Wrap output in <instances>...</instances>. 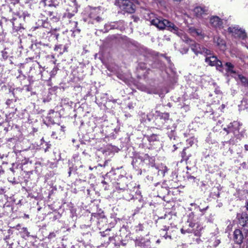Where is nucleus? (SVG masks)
Masks as SVG:
<instances>
[{
	"label": "nucleus",
	"mask_w": 248,
	"mask_h": 248,
	"mask_svg": "<svg viewBox=\"0 0 248 248\" xmlns=\"http://www.w3.org/2000/svg\"><path fill=\"white\" fill-rule=\"evenodd\" d=\"M171 228L169 226H165L160 230V235L166 240H172V235L173 231Z\"/></svg>",
	"instance_id": "obj_15"
},
{
	"label": "nucleus",
	"mask_w": 248,
	"mask_h": 248,
	"mask_svg": "<svg viewBox=\"0 0 248 248\" xmlns=\"http://www.w3.org/2000/svg\"><path fill=\"white\" fill-rule=\"evenodd\" d=\"M56 232H50L48 236V239H52V238L55 237L56 236Z\"/></svg>",
	"instance_id": "obj_45"
},
{
	"label": "nucleus",
	"mask_w": 248,
	"mask_h": 248,
	"mask_svg": "<svg viewBox=\"0 0 248 248\" xmlns=\"http://www.w3.org/2000/svg\"><path fill=\"white\" fill-rule=\"evenodd\" d=\"M10 170L12 171L13 173L15 172L14 169L13 168H10Z\"/></svg>",
	"instance_id": "obj_58"
},
{
	"label": "nucleus",
	"mask_w": 248,
	"mask_h": 248,
	"mask_svg": "<svg viewBox=\"0 0 248 248\" xmlns=\"http://www.w3.org/2000/svg\"><path fill=\"white\" fill-rule=\"evenodd\" d=\"M208 208V206H207L206 207H205L203 209L200 208V212L203 213L204 211H205L206 210H207Z\"/></svg>",
	"instance_id": "obj_49"
},
{
	"label": "nucleus",
	"mask_w": 248,
	"mask_h": 248,
	"mask_svg": "<svg viewBox=\"0 0 248 248\" xmlns=\"http://www.w3.org/2000/svg\"><path fill=\"white\" fill-rule=\"evenodd\" d=\"M150 70L149 69H146V64L144 63L140 62L139 63L137 68V77L141 78H146L147 74L149 73Z\"/></svg>",
	"instance_id": "obj_13"
},
{
	"label": "nucleus",
	"mask_w": 248,
	"mask_h": 248,
	"mask_svg": "<svg viewBox=\"0 0 248 248\" xmlns=\"http://www.w3.org/2000/svg\"><path fill=\"white\" fill-rule=\"evenodd\" d=\"M228 31L234 37L241 39L242 43L247 47L248 45V38L245 30L238 26H231L228 28Z\"/></svg>",
	"instance_id": "obj_5"
},
{
	"label": "nucleus",
	"mask_w": 248,
	"mask_h": 248,
	"mask_svg": "<svg viewBox=\"0 0 248 248\" xmlns=\"http://www.w3.org/2000/svg\"><path fill=\"white\" fill-rule=\"evenodd\" d=\"M146 137L150 142L159 140V137L156 134H153L150 136H147Z\"/></svg>",
	"instance_id": "obj_34"
},
{
	"label": "nucleus",
	"mask_w": 248,
	"mask_h": 248,
	"mask_svg": "<svg viewBox=\"0 0 248 248\" xmlns=\"http://www.w3.org/2000/svg\"><path fill=\"white\" fill-rule=\"evenodd\" d=\"M213 107H211L210 106H208L207 108H206V111L207 112V113H211V115H214V113H215V112L213 110Z\"/></svg>",
	"instance_id": "obj_41"
},
{
	"label": "nucleus",
	"mask_w": 248,
	"mask_h": 248,
	"mask_svg": "<svg viewBox=\"0 0 248 248\" xmlns=\"http://www.w3.org/2000/svg\"><path fill=\"white\" fill-rule=\"evenodd\" d=\"M54 110H50L49 112L48 113L47 116L46 117L45 121L47 123V124H54L55 123L54 120L53 119V116H51L52 114H54Z\"/></svg>",
	"instance_id": "obj_30"
},
{
	"label": "nucleus",
	"mask_w": 248,
	"mask_h": 248,
	"mask_svg": "<svg viewBox=\"0 0 248 248\" xmlns=\"http://www.w3.org/2000/svg\"><path fill=\"white\" fill-rule=\"evenodd\" d=\"M234 78L237 80H240L245 86L248 87V79L243 76L240 74H237Z\"/></svg>",
	"instance_id": "obj_29"
},
{
	"label": "nucleus",
	"mask_w": 248,
	"mask_h": 248,
	"mask_svg": "<svg viewBox=\"0 0 248 248\" xmlns=\"http://www.w3.org/2000/svg\"><path fill=\"white\" fill-rule=\"evenodd\" d=\"M62 47V50H61L59 51V53L61 54H62V53H64V52L67 51V47H66L65 46H63Z\"/></svg>",
	"instance_id": "obj_47"
},
{
	"label": "nucleus",
	"mask_w": 248,
	"mask_h": 248,
	"mask_svg": "<svg viewBox=\"0 0 248 248\" xmlns=\"http://www.w3.org/2000/svg\"><path fill=\"white\" fill-rule=\"evenodd\" d=\"M196 241L198 244H200V242L201 241V240L199 238H197L196 239Z\"/></svg>",
	"instance_id": "obj_53"
},
{
	"label": "nucleus",
	"mask_w": 248,
	"mask_h": 248,
	"mask_svg": "<svg viewBox=\"0 0 248 248\" xmlns=\"http://www.w3.org/2000/svg\"><path fill=\"white\" fill-rule=\"evenodd\" d=\"M240 126V124L239 122L234 121L230 123L227 127H224L223 130L228 134L232 132L234 136H237L239 133Z\"/></svg>",
	"instance_id": "obj_12"
},
{
	"label": "nucleus",
	"mask_w": 248,
	"mask_h": 248,
	"mask_svg": "<svg viewBox=\"0 0 248 248\" xmlns=\"http://www.w3.org/2000/svg\"><path fill=\"white\" fill-rule=\"evenodd\" d=\"M128 182L129 180L126 177L122 176L119 182L117 183L116 188L119 193L122 194L124 199L129 201L133 199L134 195L133 194V192L126 188Z\"/></svg>",
	"instance_id": "obj_3"
},
{
	"label": "nucleus",
	"mask_w": 248,
	"mask_h": 248,
	"mask_svg": "<svg viewBox=\"0 0 248 248\" xmlns=\"http://www.w3.org/2000/svg\"><path fill=\"white\" fill-rule=\"evenodd\" d=\"M246 207L247 211H248V200L246 201Z\"/></svg>",
	"instance_id": "obj_52"
},
{
	"label": "nucleus",
	"mask_w": 248,
	"mask_h": 248,
	"mask_svg": "<svg viewBox=\"0 0 248 248\" xmlns=\"http://www.w3.org/2000/svg\"><path fill=\"white\" fill-rule=\"evenodd\" d=\"M156 243L157 244H159L160 243V239H158L156 241Z\"/></svg>",
	"instance_id": "obj_61"
},
{
	"label": "nucleus",
	"mask_w": 248,
	"mask_h": 248,
	"mask_svg": "<svg viewBox=\"0 0 248 248\" xmlns=\"http://www.w3.org/2000/svg\"><path fill=\"white\" fill-rule=\"evenodd\" d=\"M10 50L8 48H5L1 51L2 58L4 60H7L9 56Z\"/></svg>",
	"instance_id": "obj_36"
},
{
	"label": "nucleus",
	"mask_w": 248,
	"mask_h": 248,
	"mask_svg": "<svg viewBox=\"0 0 248 248\" xmlns=\"http://www.w3.org/2000/svg\"><path fill=\"white\" fill-rule=\"evenodd\" d=\"M135 245L136 247H140L142 248H150L151 242L149 239L141 237L135 240Z\"/></svg>",
	"instance_id": "obj_14"
},
{
	"label": "nucleus",
	"mask_w": 248,
	"mask_h": 248,
	"mask_svg": "<svg viewBox=\"0 0 248 248\" xmlns=\"http://www.w3.org/2000/svg\"><path fill=\"white\" fill-rule=\"evenodd\" d=\"M58 70V68L57 67H54L52 71L50 73V79L52 78H53L57 73V71Z\"/></svg>",
	"instance_id": "obj_39"
},
{
	"label": "nucleus",
	"mask_w": 248,
	"mask_h": 248,
	"mask_svg": "<svg viewBox=\"0 0 248 248\" xmlns=\"http://www.w3.org/2000/svg\"><path fill=\"white\" fill-rule=\"evenodd\" d=\"M144 163L148 165L149 167H155L157 169L158 168L155 167V158L154 157H151L147 154L144 155Z\"/></svg>",
	"instance_id": "obj_23"
},
{
	"label": "nucleus",
	"mask_w": 248,
	"mask_h": 248,
	"mask_svg": "<svg viewBox=\"0 0 248 248\" xmlns=\"http://www.w3.org/2000/svg\"><path fill=\"white\" fill-rule=\"evenodd\" d=\"M210 26L216 29L223 28V20L217 16H211L209 17Z\"/></svg>",
	"instance_id": "obj_10"
},
{
	"label": "nucleus",
	"mask_w": 248,
	"mask_h": 248,
	"mask_svg": "<svg viewBox=\"0 0 248 248\" xmlns=\"http://www.w3.org/2000/svg\"><path fill=\"white\" fill-rule=\"evenodd\" d=\"M73 16V15L69 12L65 13L64 15V17L67 18H71Z\"/></svg>",
	"instance_id": "obj_44"
},
{
	"label": "nucleus",
	"mask_w": 248,
	"mask_h": 248,
	"mask_svg": "<svg viewBox=\"0 0 248 248\" xmlns=\"http://www.w3.org/2000/svg\"><path fill=\"white\" fill-rule=\"evenodd\" d=\"M44 70V68L38 62L34 61L30 67L29 73L31 77H36L38 78L45 80L46 79L43 78L42 75V73Z\"/></svg>",
	"instance_id": "obj_7"
},
{
	"label": "nucleus",
	"mask_w": 248,
	"mask_h": 248,
	"mask_svg": "<svg viewBox=\"0 0 248 248\" xmlns=\"http://www.w3.org/2000/svg\"><path fill=\"white\" fill-rule=\"evenodd\" d=\"M176 128V126L175 125L174 123L171 125H166V129L168 130L167 134L168 137L170 138V140H175V129Z\"/></svg>",
	"instance_id": "obj_21"
},
{
	"label": "nucleus",
	"mask_w": 248,
	"mask_h": 248,
	"mask_svg": "<svg viewBox=\"0 0 248 248\" xmlns=\"http://www.w3.org/2000/svg\"><path fill=\"white\" fill-rule=\"evenodd\" d=\"M63 46V45H56L55 46V48H54V50L56 51H58L59 52V51L61 50H62V47Z\"/></svg>",
	"instance_id": "obj_42"
},
{
	"label": "nucleus",
	"mask_w": 248,
	"mask_h": 248,
	"mask_svg": "<svg viewBox=\"0 0 248 248\" xmlns=\"http://www.w3.org/2000/svg\"><path fill=\"white\" fill-rule=\"evenodd\" d=\"M133 168L137 170L140 171L141 173V169L144 163V155H136L133 158L131 163Z\"/></svg>",
	"instance_id": "obj_9"
},
{
	"label": "nucleus",
	"mask_w": 248,
	"mask_h": 248,
	"mask_svg": "<svg viewBox=\"0 0 248 248\" xmlns=\"http://www.w3.org/2000/svg\"><path fill=\"white\" fill-rule=\"evenodd\" d=\"M144 227L143 224H139L138 225L136 226L135 227V231L137 232H140V231H143L144 230Z\"/></svg>",
	"instance_id": "obj_38"
},
{
	"label": "nucleus",
	"mask_w": 248,
	"mask_h": 248,
	"mask_svg": "<svg viewBox=\"0 0 248 248\" xmlns=\"http://www.w3.org/2000/svg\"><path fill=\"white\" fill-rule=\"evenodd\" d=\"M90 17L92 19L93 24H96L102 21V18L96 15V11H92L90 14Z\"/></svg>",
	"instance_id": "obj_27"
},
{
	"label": "nucleus",
	"mask_w": 248,
	"mask_h": 248,
	"mask_svg": "<svg viewBox=\"0 0 248 248\" xmlns=\"http://www.w3.org/2000/svg\"><path fill=\"white\" fill-rule=\"evenodd\" d=\"M222 123V121L221 120H218L217 123V124H221Z\"/></svg>",
	"instance_id": "obj_57"
},
{
	"label": "nucleus",
	"mask_w": 248,
	"mask_h": 248,
	"mask_svg": "<svg viewBox=\"0 0 248 248\" xmlns=\"http://www.w3.org/2000/svg\"><path fill=\"white\" fill-rule=\"evenodd\" d=\"M134 2L132 0H116L115 5L125 12L128 13H133L135 11L136 6L134 3H138Z\"/></svg>",
	"instance_id": "obj_6"
},
{
	"label": "nucleus",
	"mask_w": 248,
	"mask_h": 248,
	"mask_svg": "<svg viewBox=\"0 0 248 248\" xmlns=\"http://www.w3.org/2000/svg\"><path fill=\"white\" fill-rule=\"evenodd\" d=\"M138 89L142 91H144L145 92L147 93H154V91L150 88L146 87L143 85H139L138 86Z\"/></svg>",
	"instance_id": "obj_32"
},
{
	"label": "nucleus",
	"mask_w": 248,
	"mask_h": 248,
	"mask_svg": "<svg viewBox=\"0 0 248 248\" xmlns=\"http://www.w3.org/2000/svg\"><path fill=\"white\" fill-rule=\"evenodd\" d=\"M108 163V161H105L104 164L103 165H101L100 164H98V166H94L93 167H92L91 166H90L89 167V169L91 170H93L94 169H95L96 170L98 168V167H105V166L107 165Z\"/></svg>",
	"instance_id": "obj_40"
},
{
	"label": "nucleus",
	"mask_w": 248,
	"mask_h": 248,
	"mask_svg": "<svg viewBox=\"0 0 248 248\" xmlns=\"http://www.w3.org/2000/svg\"><path fill=\"white\" fill-rule=\"evenodd\" d=\"M13 29L12 31V33L15 36H17V35H20V33H22L23 31H24V28L22 26H21L20 24L19 26H16L15 25V23H13Z\"/></svg>",
	"instance_id": "obj_25"
},
{
	"label": "nucleus",
	"mask_w": 248,
	"mask_h": 248,
	"mask_svg": "<svg viewBox=\"0 0 248 248\" xmlns=\"http://www.w3.org/2000/svg\"><path fill=\"white\" fill-rule=\"evenodd\" d=\"M123 23V21H119L118 22H110L104 25L105 31L108 32L109 30L111 29H117L119 27V25H121Z\"/></svg>",
	"instance_id": "obj_24"
},
{
	"label": "nucleus",
	"mask_w": 248,
	"mask_h": 248,
	"mask_svg": "<svg viewBox=\"0 0 248 248\" xmlns=\"http://www.w3.org/2000/svg\"><path fill=\"white\" fill-rule=\"evenodd\" d=\"M232 141L230 140L228 141L222 142V146L220 149L223 150V153L224 155H231L233 153V149L237 147V145H234L232 143Z\"/></svg>",
	"instance_id": "obj_11"
},
{
	"label": "nucleus",
	"mask_w": 248,
	"mask_h": 248,
	"mask_svg": "<svg viewBox=\"0 0 248 248\" xmlns=\"http://www.w3.org/2000/svg\"><path fill=\"white\" fill-rule=\"evenodd\" d=\"M41 142L42 148L44 149L45 152H47L50 148L51 144L49 142L45 141L43 138L41 140Z\"/></svg>",
	"instance_id": "obj_33"
},
{
	"label": "nucleus",
	"mask_w": 248,
	"mask_h": 248,
	"mask_svg": "<svg viewBox=\"0 0 248 248\" xmlns=\"http://www.w3.org/2000/svg\"><path fill=\"white\" fill-rule=\"evenodd\" d=\"M7 155H5L4 154H0V158L3 159L4 157H7Z\"/></svg>",
	"instance_id": "obj_51"
},
{
	"label": "nucleus",
	"mask_w": 248,
	"mask_h": 248,
	"mask_svg": "<svg viewBox=\"0 0 248 248\" xmlns=\"http://www.w3.org/2000/svg\"><path fill=\"white\" fill-rule=\"evenodd\" d=\"M20 233L21 234L22 237L24 238H26V237L30 236V232H28L27 228L26 227H23L21 228V230L20 232Z\"/></svg>",
	"instance_id": "obj_35"
},
{
	"label": "nucleus",
	"mask_w": 248,
	"mask_h": 248,
	"mask_svg": "<svg viewBox=\"0 0 248 248\" xmlns=\"http://www.w3.org/2000/svg\"><path fill=\"white\" fill-rule=\"evenodd\" d=\"M225 70L227 73L231 75L232 77L236 76L237 74L234 70V65L230 62H227L224 65Z\"/></svg>",
	"instance_id": "obj_22"
},
{
	"label": "nucleus",
	"mask_w": 248,
	"mask_h": 248,
	"mask_svg": "<svg viewBox=\"0 0 248 248\" xmlns=\"http://www.w3.org/2000/svg\"><path fill=\"white\" fill-rule=\"evenodd\" d=\"M198 51L197 55L199 54H201L204 55L205 56H207L212 54V51L210 50L203 46H201L200 45L198 47Z\"/></svg>",
	"instance_id": "obj_26"
},
{
	"label": "nucleus",
	"mask_w": 248,
	"mask_h": 248,
	"mask_svg": "<svg viewBox=\"0 0 248 248\" xmlns=\"http://www.w3.org/2000/svg\"><path fill=\"white\" fill-rule=\"evenodd\" d=\"M73 23H74V25H75V26H77V24H78V23H77V22H73Z\"/></svg>",
	"instance_id": "obj_63"
},
{
	"label": "nucleus",
	"mask_w": 248,
	"mask_h": 248,
	"mask_svg": "<svg viewBox=\"0 0 248 248\" xmlns=\"http://www.w3.org/2000/svg\"><path fill=\"white\" fill-rule=\"evenodd\" d=\"M141 13L144 18L147 20H149L151 25H154L159 30L167 29L175 33L183 41L189 44L192 51L197 55L200 44L190 39L184 33L183 31L179 29L173 23L167 19H163L161 17L157 16L154 13L146 9H143Z\"/></svg>",
	"instance_id": "obj_1"
},
{
	"label": "nucleus",
	"mask_w": 248,
	"mask_h": 248,
	"mask_svg": "<svg viewBox=\"0 0 248 248\" xmlns=\"http://www.w3.org/2000/svg\"><path fill=\"white\" fill-rule=\"evenodd\" d=\"M239 217V223L243 227H246L248 230V216L246 213H242L240 216H238Z\"/></svg>",
	"instance_id": "obj_19"
},
{
	"label": "nucleus",
	"mask_w": 248,
	"mask_h": 248,
	"mask_svg": "<svg viewBox=\"0 0 248 248\" xmlns=\"http://www.w3.org/2000/svg\"><path fill=\"white\" fill-rule=\"evenodd\" d=\"M187 217V220L181 229V232L183 234L193 233L196 236H200L201 232L203 228L202 227L196 222L193 212L190 213Z\"/></svg>",
	"instance_id": "obj_2"
},
{
	"label": "nucleus",
	"mask_w": 248,
	"mask_h": 248,
	"mask_svg": "<svg viewBox=\"0 0 248 248\" xmlns=\"http://www.w3.org/2000/svg\"><path fill=\"white\" fill-rule=\"evenodd\" d=\"M48 14L50 16H52L53 12H49Z\"/></svg>",
	"instance_id": "obj_60"
},
{
	"label": "nucleus",
	"mask_w": 248,
	"mask_h": 248,
	"mask_svg": "<svg viewBox=\"0 0 248 248\" xmlns=\"http://www.w3.org/2000/svg\"><path fill=\"white\" fill-rule=\"evenodd\" d=\"M117 77L125 83H128L131 78V76L130 74L123 73H118L117 74Z\"/></svg>",
	"instance_id": "obj_28"
},
{
	"label": "nucleus",
	"mask_w": 248,
	"mask_h": 248,
	"mask_svg": "<svg viewBox=\"0 0 248 248\" xmlns=\"http://www.w3.org/2000/svg\"><path fill=\"white\" fill-rule=\"evenodd\" d=\"M73 32H75L76 31H77L78 33L80 32V30L78 29H75L73 31Z\"/></svg>",
	"instance_id": "obj_55"
},
{
	"label": "nucleus",
	"mask_w": 248,
	"mask_h": 248,
	"mask_svg": "<svg viewBox=\"0 0 248 248\" xmlns=\"http://www.w3.org/2000/svg\"><path fill=\"white\" fill-rule=\"evenodd\" d=\"M212 55V54L211 55L206 56L205 62L209 65L215 66L217 70L222 71L223 68L222 62L218 60L217 57Z\"/></svg>",
	"instance_id": "obj_8"
},
{
	"label": "nucleus",
	"mask_w": 248,
	"mask_h": 248,
	"mask_svg": "<svg viewBox=\"0 0 248 248\" xmlns=\"http://www.w3.org/2000/svg\"><path fill=\"white\" fill-rule=\"evenodd\" d=\"M24 218H29V215L27 214H24Z\"/></svg>",
	"instance_id": "obj_56"
},
{
	"label": "nucleus",
	"mask_w": 248,
	"mask_h": 248,
	"mask_svg": "<svg viewBox=\"0 0 248 248\" xmlns=\"http://www.w3.org/2000/svg\"><path fill=\"white\" fill-rule=\"evenodd\" d=\"M233 240L237 245H241L244 238L242 231L239 229H236L233 232Z\"/></svg>",
	"instance_id": "obj_16"
},
{
	"label": "nucleus",
	"mask_w": 248,
	"mask_h": 248,
	"mask_svg": "<svg viewBox=\"0 0 248 248\" xmlns=\"http://www.w3.org/2000/svg\"><path fill=\"white\" fill-rule=\"evenodd\" d=\"M241 166L244 169H247L248 168L246 162H243L241 164Z\"/></svg>",
	"instance_id": "obj_48"
},
{
	"label": "nucleus",
	"mask_w": 248,
	"mask_h": 248,
	"mask_svg": "<svg viewBox=\"0 0 248 248\" xmlns=\"http://www.w3.org/2000/svg\"><path fill=\"white\" fill-rule=\"evenodd\" d=\"M73 170V169L71 167H70L69 170L68 171L69 176H71V174L72 173Z\"/></svg>",
	"instance_id": "obj_50"
},
{
	"label": "nucleus",
	"mask_w": 248,
	"mask_h": 248,
	"mask_svg": "<svg viewBox=\"0 0 248 248\" xmlns=\"http://www.w3.org/2000/svg\"><path fill=\"white\" fill-rule=\"evenodd\" d=\"M195 15L198 18H203L204 16L207 15L208 9L205 7H196L193 10Z\"/></svg>",
	"instance_id": "obj_17"
},
{
	"label": "nucleus",
	"mask_w": 248,
	"mask_h": 248,
	"mask_svg": "<svg viewBox=\"0 0 248 248\" xmlns=\"http://www.w3.org/2000/svg\"><path fill=\"white\" fill-rule=\"evenodd\" d=\"M191 206L195 205V206H196V207H197V208H199V206H198V205H196L195 203H191Z\"/></svg>",
	"instance_id": "obj_59"
},
{
	"label": "nucleus",
	"mask_w": 248,
	"mask_h": 248,
	"mask_svg": "<svg viewBox=\"0 0 248 248\" xmlns=\"http://www.w3.org/2000/svg\"><path fill=\"white\" fill-rule=\"evenodd\" d=\"M189 33L193 37H200L203 38L205 36L201 29H196L194 27H191L188 29Z\"/></svg>",
	"instance_id": "obj_18"
},
{
	"label": "nucleus",
	"mask_w": 248,
	"mask_h": 248,
	"mask_svg": "<svg viewBox=\"0 0 248 248\" xmlns=\"http://www.w3.org/2000/svg\"><path fill=\"white\" fill-rule=\"evenodd\" d=\"M173 147H174V150H176L177 147H176V145H175V144H174V145H173Z\"/></svg>",
	"instance_id": "obj_64"
},
{
	"label": "nucleus",
	"mask_w": 248,
	"mask_h": 248,
	"mask_svg": "<svg viewBox=\"0 0 248 248\" xmlns=\"http://www.w3.org/2000/svg\"><path fill=\"white\" fill-rule=\"evenodd\" d=\"M186 152H185V149H184L183 152H182V154H181V155H182V157L183 158V159L184 160L186 161V160H188V158L186 156Z\"/></svg>",
	"instance_id": "obj_43"
},
{
	"label": "nucleus",
	"mask_w": 248,
	"mask_h": 248,
	"mask_svg": "<svg viewBox=\"0 0 248 248\" xmlns=\"http://www.w3.org/2000/svg\"><path fill=\"white\" fill-rule=\"evenodd\" d=\"M214 42L222 50L226 49V43L225 40L218 36H215L214 37Z\"/></svg>",
	"instance_id": "obj_20"
},
{
	"label": "nucleus",
	"mask_w": 248,
	"mask_h": 248,
	"mask_svg": "<svg viewBox=\"0 0 248 248\" xmlns=\"http://www.w3.org/2000/svg\"><path fill=\"white\" fill-rule=\"evenodd\" d=\"M169 113H162L158 111L155 112L154 123L157 129L166 128V125H171L173 123V121L169 118Z\"/></svg>",
	"instance_id": "obj_4"
},
{
	"label": "nucleus",
	"mask_w": 248,
	"mask_h": 248,
	"mask_svg": "<svg viewBox=\"0 0 248 248\" xmlns=\"http://www.w3.org/2000/svg\"><path fill=\"white\" fill-rule=\"evenodd\" d=\"M246 151H248V145L246 144L244 146Z\"/></svg>",
	"instance_id": "obj_54"
},
{
	"label": "nucleus",
	"mask_w": 248,
	"mask_h": 248,
	"mask_svg": "<svg viewBox=\"0 0 248 248\" xmlns=\"http://www.w3.org/2000/svg\"><path fill=\"white\" fill-rule=\"evenodd\" d=\"M40 4L48 7H55L56 5L54 0H42Z\"/></svg>",
	"instance_id": "obj_31"
},
{
	"label": "nucleus",
	"mask_w": 248,
	"mask_h": 248,
	"mask_svg": "<svg viewBox=\"0 0 248 248\" xmlns=\"http://www.w3.org/2000/svg\"><path fill=\"white\" fill-rule=\"evenodd\" d=\"M220 243V239H216L213 243V246L215 247H217Z\"/></svg>",
	"instance_id": "obj_46"
},
{
	"label": "nucleus",
	"mask_w": 248,
	"mask_h": 248,
	"mask_svg": "<svg viewBox=\"0 0 248 248\" xmlns=\"http://www.w3.org/2000/svg\"><path fill=\"white\" fill-rule=\"evenodd\" d=\"M168 168L165 166H163L162 167L161 169H159L158 170V174H161L163 176H164L165 173L168 171Z\"/></svg>",
	"instance_id": "obj_37"
},
{
	"label": "nucleus",
	"mask_w": 248,
	"mask_h": 248,
	"mask_svg": "<svg viewBox=\"0 0 248 248\" xmlns=\"http://www.w3.org/2000/svg\"><path fill=\"white\" fill-rule=\"evenodd\" d=\"M20 226V224H18V225L16 226V229L18 230V229H18V227H19Z\"/></svg>",
	"instance_id": "obj_62"
}]
</instances>
